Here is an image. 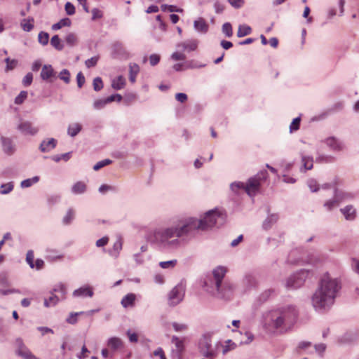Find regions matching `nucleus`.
<instances>
[{
  "label": "nucleus",
  "instance_id": "nucleus-1",
  "mask_svg": "<svg viewBox=\"0 0 359 359\" xmlns=\"http://www.w3.org/2000/svg\"><path fill=\"white\" fill-rule=\"evenodd\" d=\"M298 317L299 311L295 306H280L263 315L262 327L269 334L286 333L294 327Z\"/></svg>",
  "mask_w": 359,
  "mask_h": 359
},
{
  "label": "nucleus",
  "instance_id": "nucleus-2",
  "mask_svg": "<svg viewBox=\"0 0 359 359\" xmlns=\"http://www.w3.org/2000/svg\"><path fill=\"white\" fill-rule=\"evenodd\" d=\"M339 283L325 274L320 283L319 288L312 297V304L316 309H325L334 303L337 292L339 290Z\"/></svg>",
  "mask_w": 359,
  "mask_h": 359
},
{
  "label": "nucleus",
  "instance_id": "nucleus-3",
  "mask_svg": "<svg viewBox=\"0 0 359 359\" xmlns=\"http://www.w3.org/2000/svg\"><path fill=\"white\" fill-rule=\"evenodd\" d=\"M188 226L189 224H187L185 219L184 221L180 222V223L175 227L156 229L149 236V240L163 247L177 245L179 243V241L177 238H172L173 237L180 238L188 234L189 233Z\"/></svg>",
  "mask_w": 359,
  "mask_h": 359
},
{
  "label": "nucleus",
  "instance_id": "nucleus-4",
  "mask_svg": "<svg viewBox=\"0 0 359 359\" xmlns=\"http://www.w3.org/2000/svg\"><path fill=\"white\" fill-rule=\"evenodd\" d=\"M218 219H221L223 222L224 217L217 210H210L205 213L202 219L198 220L191 217L187 219L186 222L189 224L188 229L190 233L196 229L208 230L216 225Z\"/></svg>",
  "mask_w": 359,
  "mask_h": 359
},
{
  "label": "nucleus",
  "instance_id": "nucleus-5",
  "mask_svg": "<svg viewBox=\"0 0 359 359\" xmlns=\"http://www.w3.org/2000/svg\"><path fill=\"white\" fill-rule=\"evenodd\" d=\"M269 177L266 170H262L254 177H250L248 182H237L231 184V189L233 191H237L240 189H243L250 196H254L260 189L262 182H264Z\"/></svg>",
  "mask_w": 359,
  "mask_h": 359
},
{
  "label": "nucleus",
  "instance_id": "nucleus-6",
  "mask_svg": "<svg viewBox=\"0 0 359 359\" xmlns=\"http://www.w3.org/2000/svg\"><path fill=\"white\" fill-rule=\"evenodd\" d=\"M227 271V268L222 266H217L212 271V281L216 290L222 297H227L232 290L231 285L226 281H223Z\"/></svg>",
  "mask_w": 359,
  "mask_h": 359
},
{
  "label": "nucleus",
  "instance_id": "nucleus-7",
  "mask_svg": "<svg viewBox=\"0 0 359 359\" xmlns=\"http://www.w3.org/2000/svg\"><path fill=\"white\" fill-rule=\"evenodd\" d=\"M54 291L59 293V295L52 294L48 299H46L44 300V306L46 307L55 306L60 299H63L65 298L66 294V288L64 285H60L56 288L54 289Z\"/></svg>",
  "mask_w": 359,
  "mask_h": 359
},
{
  "label": "nucleus",
  "instance_id": "nucleus-8",
  "mask_svg": "<svg viewBox=\"0 0 359 359\" xmlns=\"http://www.w3.org/2000/svg\"><path fill=\"white\" fill-rule=\"evenodd\" d=\"M199 349L201 353L206 357H215L217 355L216 351L212 348L210 338L207 336L201 339Z\"/></svg>",
  "mask_w": 359,
  "mask_h": 359
},
{
  "label": "nucleus",
  "instance_id": "nucleus-9",
  "mask_svg": "<svg viewBox=\"0 0 359 359\" xmlns=\"http://www.w3.org/2000/svg\"><path fill=\"white\" fill-rule=\"evenodd\" d=\"M309 271H302L301 273L294 275L289 278V279L287 281V287H292V288H297L299 286L302 285L303 282L304 281V278L308 275Z\"/></svg>",
  "mask_w": 359,
  "mask_h": 359
},
{
  "label": "nucleus",
  "instance_id": "nucleus-10",
  "mask_svg": "<svg viewBox=\"0 0 359 359\" xmlns=\"http://www.w3.org/2000/svg\"><path fill=\"white\" fill-rule=\"evenodd\" d=\"M16 342L18 344V348L17 350V354L24 359H39L35 356L23 344L21 339H18Z\"/></svg>",
  "mask_w": 359,
  "mask_h": 359
},
{
  "label": "nucleus",
  "instance_id": "nucleus-11",
  "mask_svg": "<svg viewBox=\"0 0 359 359\" xmlns=\"http://www.w3.org/2000/svg\"><path fill=\"white\" fill-rule=\"evenodd\" d=\"M40 76L43 81L52 82L53 79L56 77V72L50 65H44L41 68Z\"/></svg>",
  "mask_w": 359,
  "mask_h": 359
},
{
  "label": "nucleus",
  "instance_id": "nucleus-12",
  "mask_svg": "<svg viewBox=\"0 0 359 359\" xmlns=\"http://www.w3.org/2000/svg\"><path fill=\"white\" fill-rule=\"evenodd\" d=\"M182 292L179 287H174L169 294V304L175 306L179 304L182 299Z\"/></svg>",
  "mask_w": 359,
  "mask_h": 359
},
{
  "label": "nucleus",
  "instance_id": "nucleus-13",
  "mask_svg": "<svg viewBox=\"0 0 359 359\" xmlns=\"http://www.w3.org/2000/svg\"><path fill=\"white\" fill-rule=\"evenodd\" d=\"M18 129L24 134L32 135L36 134L39 130L37 128L34 127L32 124L28 121L21 123L18 126Z\"/></svg>",
  "mask_w": 359,
  "mask_h": 359
},
{
  "label": "nucleus",
  "instance_id": "nucleus-14",
  "mask_svg": "<svg viewBox=\"0 0 359 359\" xmlns=\"http://www.w3.org/2000/svg\"><path fill=\"white\" fill-rule=\"evenodd\" d=\"M73 295L74 297H91L93 295V291L92 287H90V286H84L74 290L73 292Z\"/></svg>",
  "mask_w": 359,
  "mask_h": 359
},
{
  "label": "nucleus",
  "instance_id": "nucleus-15",
  "mask_svg": "<svg viewBox=\"0 0 359 359\" xmlns=\"http://www.w3.org/2000/svg\"><path fill=\"white\" fill-rule=\"evenodd\" d=\"M198 41L196 39L189 40L178 44L179 48H182L184 50L194 51L198 47Z\"/></svg>",
  "mask_w": 359,
  "mask_h": 359
},
{
  "label": "nucleus",
  "instance_id": "nucleus-16",
  "mask_svg": "<svg viewBox=\"0 0 359 359\" xmlns=\"http://www.w3.org/2000/svg\"><path fill=\"white\" fill-rule=\"evenodd\" d=\"M326 144L334 151H341L343 149V144L334 137H328L325 140Z\"/></svg>",
  "mask_w": 359,
  "mask_h": 359
},
{
  "label": "nucleus",
  "instance_id": "nucleus-17",
  "mask_svg": "<svg viewBox=\"0 0 359 359\" xmlns=\"http://www.w3.org/2000/svg\"><path fill=\"white\" fill-rule=\"evenodd\" d=\"M347 220H353L355 218L356 211L353 205H347L340 210Z\"/></svg>",
  "mask_w": 359,
  "mask_h": 359
},
{
  "label": "nucleus",
  "instance_id": "nucleus-18",
  "mask_svg": "<svg viewBox=\"0 0 359 359\" xmlns=\"http://www.w3.org/2000/svg\"><path fill=\"white\" fill-rule=\"evenodd\" d=\"M135 294L129 293L123 297L121 303L124 308L133 307L135 305Z\"/></svg>",
  "mask_w": 359,
  "mask_h": 359
},
{
  "label": "nucleus",
  "instance_id": "nucleus-19",
  "mask_svg": "<svg viewBox=\"0 0 359 359\" xmlns=\"http://www.w3.org/2000/svg\"><path fill=\"white\" fill-rule=\"evenodd\" d=\"M56 143L57 141L53 138L43 141L40 144V149L42 152H48L55 147Z\"/></svg>",
  "mask_w": 359,
  "mask_h": 359
},
{
  "label": "nucleus",
  "instance_id": "nucleus-20",
  "mask_svg": "<svg viewBox=\"0 0 359 359\" xmlns=\"http://www.w3.org/2000/svg\"><path fill=\"white\" fill-rule=\"evenodd\" d=\"M195 29L202 33H206L208 30V25L203 18H198L194 23Z\"/></svg>",
  "mask_w": 359,
  "mask_h": 359
},
{
  "label": "nucleus",
  "instance_id": "nucleus-21",
  "mask_svg": "<svg viewBox=\"0 0 359 359\" xmlns=\"http://www.w3.org/2000/svg\"><path fill=\"white\" fill-rule=\"evenodd\" d=\"M140 72V67L135 63L129 65V80L132 83L136 81V77Z\"/></svg>",
  "mask_w": 359,
  "mask_h": 359
},
{
  "label": "nucleus",
  "instance_id": "nucleus-22",
  "mask_svg": "<svg viewBox=\"0 0 359 359\" xmlns=\"http://www.w3.org/2000/svg\"><path fill=\"white\" fill-rule=\"evenodd\" d=\"M87 189L86 184L84 182H77L72 187V191L75 194H83Z\"/></svg>",
  "mask_w": 359,
  "mask_h": 359
},
{
  "label": "nucleus",
  "instance_id": "nucleus-23",
  "mask_svg": "<svg viewBox=\"0 0 359 359\" xmlns=\"http://www.w3.org/2000/svg\"><path fill=\"white\" fill-rule=\"evenodd\" d=\"M123 238L121 236H118L116 241L113 245L111 253L112 255L117 257L123 248Z\"/></svg>",
  "mask_w": 359,
  "mask_h": 359
},
{
  "label": "nucleus",
  "instance_id": "nucleus-24",
  "mask_svg": "<svg viewBox=\"0 0 359 359\" xmlns=\"http://www.w3.org/2000/svg\"><path fill=\"white\" fill-rule=\"evenodd\" d=\"M334 196L335 198L339 201V203L346 199L353 198V195L352 194L339 191L336 188H334Z\"/></svg>",
  "mask_w": 359,
  "mask_h": 359
},
{
  "label": "nucleus",
  "instance_id": "nucleus-25",
  "mask_svg": "<svg viewBox=\"0 0 359 359\" xmlns=\"http://www.w3.org/2000/svg\"><path fill=\"white\" fill-rule=\"evenodd\" d=\"M126 85V79L123 76H118L112 81L111 86L115 90H121Z\"/></svg>",
  "mask_w": 359,
  "mask_h": 359
},
{
  "label": "nucleus",
  "instance_id": "nucleus-26",
  "mask_svg": "<svg viewBox=\"0 0 359 359\" xmlns=\"http://www.w3.org/2000/svg\"><path fill=\"white\" fill-rule=\"evenodd\" d=\"M34 22L33 18L23 19L20 22L22 29L25 32H30L34 28Z\"/></svg>",
  "mask_w": 359,
  "mask_h": 359
},
{
  "label": "nucleus",
  "instance_id": "nucleus-27",
  "mask_svg": "<svg viewBox=\"0 0 359 359\" xmlns=\"http://www.w3.org/2000/svg\"><path fill=\"white\" fill-rule=\"evenodd\" d=\"M82 126L79 123H74L69 126L67 133L72 137L76 136L81 130Z\"/></svg>",
  "mask_w": 359,
  "mask_h": 359
},
{
  "label": "nucleus",
  "instance_id": "nucleus-28",
  "mask_svg": "<svg viewBox=\"0 0 359 359\" xmlns=\"http://www.w3.org/2000/svg\"><path fill=\"white\" fill-rule=\"evenodd\" d=\"M252 29L250 26L246 25H241L238 27L237 31V36L239 38L250 34Z\"/></svg>",
  "mask_w": 359,
  "mask_h": 359
},
{
  "label": "nucleus",
  "instance_id": "nucleus-29",
  "mask_svg": "<svg viewBox=\"0 0 359 359\" xmlns=\"http://www.w3.org/2000/svg\"><path fill=\"white\" fill-rule=\"evenodd\" d=\"M122 344V341L117 337H112L108 341V346L113 350H116L121 348Z\"/></svg>",
  "mask_w": 359,
  "mask_h": 359
},
{
  "label": "nucleus",
  "instance_id": "nucleus-30",
  "mask_svg": "<svg viewBox=\"0 0 359 359\" xmlns=\"http://www.w3.org/2000/svg\"><path fill=\"white\" fill-rule=\"evenodd\" d=\"M71 25L70 19L66 18L61 19L58 22L52 25L53 30H58L63 27H69Z\"/></svg>",
  "mask_w": 359,
  "mask_h": 359
},
{
  "label": "nucleus",
  "instance_id": "nucleus-31",
  "mask_svg": "<svg viewBox=\"0 0 359 359\" xmlns=\"http://www.w3.org/2000/svg\"><path fill=\"white\" fill-rule=\"evenodd\" d=\"M50 44L57 50H62L64 48L63 44L61 42L58 35L53 36L50 39Z\"/></svg>",
  "mask_w": 359,
  "mask_h": 359
},
{
  "label": "nucleus",
  "instance_id": "nucleus-32",
  "mask_svg": "<svg viewBox=\"0 0 359 359\" xmlns=\"http://www.w3.org/2000/svg\"><path fill=\"white\" fill-rule=\"evenodd\" d=\"M1 142L4 151L8 154H11L13 151L11 140L8 138L2 137Z\"/></svg>",
  "mask_w": 359,
  "mask_h": 359
},
{
  "label": "nucleus",
  "instance_id": "nucleus-33",
  "mask_svg": "<svg viewBox=\"0 0 359 359\" xmlns=\"http://www.w3.org/2000/svg\"><path fill=\"white\" fill-rule=\"evenodd\" d=\"M172 343L175 344L178 354H180L183 351V350H184V343H183V341L177 337H173L172 339Z\"/></svg>",
  "mask_w": 359,
  "mask_h": 359
},
{
  "label": "nucleus",
  "instance_id": "nucleus-34",
  "mask_svg": "<svg viewBox=\"0 0 359 359\" xmlns=\"http://www.w3.org/2000/svg\"><path fill=\"white\" fill-rule=\"evenodd\" d=\"M339 204L340 203H339V201L337 200V198H335V196L334 195V198L327 201L324 203V206L328 210H331L333 208L338 206Z\"/></svg>",
  "mask_w": 359,
  "mask_h": 359
},
{
  "label": "nucleus",
  "instance_id": "nucleus-35",
  "mask_svg": "<svg viewBox=\"0 0 359 359\" xmlns=\"http://www.w3.org/2000/svg\"><path fill=\"white\" fill-rule=\"evenodd\" d=\"M39 180V177L37 176H35L30 179L25 180L21 182V187L23 188L29 187L33 184L36 183Z\"/></svg>",
  "mask_w": 359,
  "mask_h": 359
},
{
  "label": "nucleus",
  "instance_id": "nucleus-36",
  "mask_svg": "<svg viewBox=\"0 0 359 359\" xmlns=\"http://www.w3.org/2000/svg\"><path fill=\"white\" fill-rule=\"evenodd\" d=\"M65 40V42L71 46L76 45L77 43V37L74 33H69Z\"/></svg>",
  "mask_w": 359,
  "mask_h": 359
},
{
  "label": "nucleus",
  "instance_id": "nucleus-37",
  "mask_svg": "<svg viewBox=\"0 0 359 359\" xmlns=\"http://www.w3.org/2000/svg\"><path fill=\"white\" fill-rule=\"evenodd\" d=\"M39 42L43 46L47 45L49 41V34L44 32H41L38 35Z\"/></svg>",
  "mask_w": 359,
  "mask_h": 359
},
{
  "label": "nucleus",
  "instance_id": "nucleus-38",
  "mask_svg": "<svg viewBox=\"0 0 359 359\" xmlns=\"http://www.w3.org/2000/svg\"><path fill=\"white\" fill-rule=\"evenodd\" d=\"M83 313V312H76V313H71L69 317L67 318L66 321L69 324L74 325L78 321V316L81 314Z\"/></svg>",
  "mask_w": 359,
  "mask_h": 359
},
{
  "label": "nucleus",
  "instance_id": "nucleus-39",
  "mask_svg": "<svg viewBox=\"0 0 359 359\" xmlns=\"http://www.w3.org/2000/svg\"><path fill=\"white\" fill-rule=\"evenodd\" d=\"M13 189V184L12 182L4 184L0 187V193L2 194H6L11 192Z\"/></svg>",
  "mask_w": 359,
  "mask_h": 359
},
{
  "label": "nucleus",
  "instance_id": "nucleus-40",
  "mask_svg": "<svg viewBox=\"0 0 359 359\" xmlns=\"http://www.w3.org/2000/svg\"><path fill=\"white\" fill-rule=\"evenodd\" d=\"M74 218V211L72 209H69L66 215L63 218V223L69 224Z\"/></svg>",
  "mask_w": 359,
  "mask_h": 359
},
{
  "label": "nucleus",
  "instance_id": "nucleus-41",
  "mask_svg": "<svg viewBox=\"0 0 359 359\" xmlns=\"http://www.w3.org/2000/svg\"><path fill=\"white\" fill-rule=\"evenodd\" d=\"M59 78L62 80L65 83L70 82V73L67 69H63L59 74Z\"/></svg>",
  "mask_w": 359,
  "mask_h": 359
},
{
  "label": "nucleus",
  "instance_id": "nucleus-42",
  "mask_svg": "<svg viewBox=\"0 0 359 359\" xmlns=\"http://www.w3.org/2000/svg\"><path fill=\"white\" fill-rule=\"evenodd\" d=\"M177 264V260L173 259L170 261H166V262H161L159 263V265L163 269H172Z\"/></svg>",
  "mask_w": 359,
  "mask_h": 359
},
{
  "label": "nucleus",
  "instance_id": "nucleus-43",
  "mask_svg": "<svg viewBox=\"0 0 359 359\" xmlns=\"http://www.w3.org/2000/svg\"><path fill=\"white\" fill-rule=\"evenodd\" d=\"M27 97V92L22 90L20 93V94L15 97V103L16 104H21Z\"/></svg>",
  "mask_w": 359,
  "mask_h": 359
},
{
  "label": "nucleus",
  "instance_id": "nucleus-44",
  "mask_svg": "<svg viewBox=\"0 0 359 359\" xmlns=\"http://www.w3.org/2000/svg\"><path fill=\"white\" fill-rule=\"evenodd\" d=\"M161 9L163 11H168L169 12L182 13L183 11V10L182 8H178L175 6L166 5V4H163L161 6Z\"/></svg>",
  "mask_w": 359,
  "mask_h": 359
},
{
  "label": "nucleus",
  "instance_id": "nucleus-45",
  "mask_svg": "<svg viewBox=\"0 0 359 359\" xmlns=\"http://www.w3.org/2000/svg\"><path fill=\"white\" fill-rule=\"evenodd\" d=\"M302 161L306 170H311L313 168V159L311 158L302 156Z\"/></svg>",
  "mask_w": 359,
  "mask_h": 359
},
{
  "label": "nucleus",
  "instance_id": "nucleus-46",
  "mask_svg": "<svg viewBox=\"0 0 359 359\" xmlns=\"http://www.w3.org/2000/svg\"><path fill=\"white\" fill-rule=\"evenodd\" d=\"M34 256L33 250H29L26 255V262L32 269L34 268Z\"/></svg>",
  "mask_w": 359,
  "mask_h": 359
},
{
  "label": "nucleus",
  "instance_id": "nucleus-47",
  "mask_svg": "<svg viewBox=\"0 0 359 359\" xmlns=\"http://www.w3.org/2000/svg\"><path fill=\"white\" fill-rule=\"evenodd\" d=\"M222 32L226 34V36L231 37L233 34L231 25L229 22H226L222 26Z\"/></svg>",
  "mask_w": 359,
  "mask_h": 359
},
{
  "label": "nucleus",
  "instance_id": "nucleus-48",
  "mask_svg": "<svg viewBox=\"0 0 359 359\" xmlns=\"http://www.w3.org/2000/svg\"><path fill=\"white\" fill-rule=\"evenodd\" d=\"M301 118L299 117L293 119L292 122L290 126V132L296 131L299 130L300 126Z\"/></svg>",
  "mask_w": 359,
  "mask_h": 359
},
{
  "label": "nucleus",
  "instance_id": "nucleus-49",
  "mask_svg": "<svg viewBox=\"0 0 359 359\" xmlns=\"http://www.w3.org/2000/svg\"><path fill=\"white\" fill-rule=\"evenodd\" d=\"M93 88L95 91H99L103 88L102 80L100 77H96L93 80Z\"/></svg>",
  "mask_w": 359,
  "mask_h": 359
},
{
  "label": "nucleus",
  "instance_id": "nucleus-50",
  "mask_svg": "<svg viewBox=\"0 0 359 359\" xmlns=\"http://www.w3.org/2000/svg\"><path fill=\"white\" fill-rule=\"evenodd\" d=\"M111 163V161L109 159H104L103 161L97 162L94 166L93 169L95 170H98L100 168H103L105 165H109Z\"/></svg>",
  "mask_w": 359,
  "mask_h": 359
},
{
  "label": "nucleus",
  "instance_id": "nucleus-51",
  "mask_svg": "<svg viewBox=\"0 0 359 359\" xmlns=\"http://www.w3.org/2000/svg\"><path fill=\"white\" fill-rule=\"evenodd\" d=\"M107 104H108V102H107V98L106 99H100V100H97L94 102V107L95 109H100L102 108H103Z\"/></svg>",
  "mask_w": 359,
  "mask_h": 359
},
{
  "label": "nucleus",
  "instance_id": "nucleus-52",
  "mask_svg": "<svg viewBox=\"0 0 359 359\" xmlns=\"http://www.w3.org/2000/svg\"><path fill=\"white\" fill-rule=\"evenodd\" d=\"M226 344H227L226 345L223 346L222 353L224 355H225L230 350L234 349L236 346V344L233 342H232L231 340H228L226 341Z\"/></svg>",
  "mask_w": 359,
  "mask_h": 359
},
{
  "label": "nucleus",
  "instance_id": "nucleus-53",
  "mask_svg": "<svg viewBox=\"0 0 359 359\" xmlns=\"http://www.w3.org/2000/svg\"><path fill=\"white\" fill-rule=\"evenodd\" d=\"M91 13H92V19L93 20H97V19H100L103 16L102 11L98 8H93L91 11Z\"/></svg>",
  "mask_w": 359,
  "mask_h": 359
},
{
  "label": "nucleus",
  "instance_id": "nucleus-54",
  "mask_svg": "<svg viewBox=\"0 0 359 359\" xmlns=\"http://www.w3.org/2000/svg\"><path fill=\"white\" fill-rule=\"evenodd\" d=\"M65 8L67 14L69 15H72L75 13V7L70 2L66 3Z\"/></svg>",
  "mask_w": 359,
  "mask_h": 359
},
{
  "label": "nucleus",
  "instance_id": "nucleus-55",
  "mask_svg": "<svg viewBox=\"0 0 359 359\" xmlns=\"http://www.w3.org/2000/svg\"><path fill=\"white\" fill-rule=\"evenodd\" d=\"M33 80V75L32 73H27L22 79V84L25 86H29L31 85Z\"/></svg>",
  "mask_w": 359,
  "mask_h": 359
},
{
  "label": "nucleus",
  "instance_id": "nucleus-56",
  "mask_svg": "<svg viewBox=\"0 0 359 359\" xmlns=\"http://www.w3.org/2000/svg\"><path fill=\"white\" fill-rule=\"evenodd\" d=\"M99 60V57L95 56V57H93L88 60H87L85 62L86 64V66L88 67V68H90L92 67H94L97 65V61Z\"/></svg>",
  "mask_w": 359,
  "mask_h": 359
},
{
  "label": "nucleus",
  "instance_id": "nucleus-57",
  "mask_svg": "<svg viewBox=\"0 0 359 359\" xmlns=\"http://www.w3.org/2000/svg\"><path fill=\"white\" fill-rule=\"evenodd\" d=\"M6 70H12L13 69L17 64L18 61L15 60H10L9 58L6 59Z\"/></svg>",
  "mask_w": 359,
  "mask_h": 359
},
{
  "label": "nucleus",
  "instance_id": "nucleus-58",
  "mask_svg": "<svg viewBox=\"0 0 359 359\" xmlns=\"http://www.w3.org/2000/svg\"><path fill=\"white\" fill-rule=\"evenodd\" d=\"M172 327L176 332H183L187 329V325L185 324H180L177 323H173Z\"/></svg>",
  "mask_w": 359,
  "mask_h": 359
},
{
  "label": "nucleus",
  "instance_id": "nucleus-59",
  "mask_svg": "<svg viewBox=\"0 0 359 359\" xmlns=\"http://www.w3.org/2000/svg\"><path fill=\"white\" fill-rule=\"evenodd\" d=\"M160 55L157 54H152L149 57V62L151 66L156 65L160 61Z\"/></svg>",
  "mask_w": 359,
  "mask_h": 359
},
{
  "label": "nucleus",
  "instance_id": "nucleus-60",
  "mask_svg": "<svg viewBox=\"0 0 359 359\" xmlns=\"http://www.w3.org/2000/svg\"><path fill=\"white\" fill-rule=\"evenodd\" d=\"M308 186L310 188L311 191L313 192L316 191L318 189V184L315 180H309L308 181Z\"/></svg>",
  "mask_w": 359,
  "mask_h": 359
},
{
  "label": "nucleus",
  "instance_id": "nucleus-61",
  "mask_svg": "<svg viewBox=\"0 0 359 359\" xmlns=\"http://www.w3.org/2000/svg\"><path fill=\"white\" fill-rule=\"evenodd\" d=\"M77 85L79 88H81L83 84L85 83V76L82 74V72H79L76 76Z\"/></svg>",
  "mask_w": 359,
  "mask_h": 359
},
{
  "label": "nucleus",
  "instance_id": "nucleus-62",
  "mask_svg": "<svg viewBox=\"0 0 359 359\" xmlns=\"http://www.w3.org/2000/svg\"><path fill=\"white\" fill-rule=\"evenodd\" d=\"M229 3L236 8H241L244 4V0H228Z\"/></svg>",
  "mask_w": 359,
  "mask_h": 359
},
{
  "label": "nucleus",
  "instance_id": "nucleus-63",
  "mask_svg": "<svg viewBox=\"0 0 359 359\" xmlns=\"http://www.w3.org/2000/svg\"><path fill=\"white\" fill-rule=\"evenodd\" d=\"M153 356H158L160 359H167L163 350L161 348H158L153 353Z\"/></svg>",
  "mask_w": 359,
  "mask_h": 359
},
{
  "label": "nucleus",
  "instance_id": "nucleus-64",
  "mask_svg": "<svg viewBox=\"0 0 359 359\" xmlns=\"http://www.w3.org/2000/svg\"><path fill=\"white\" fill-rule=\"evenodd\" d=\"M175 99L178 102H180L181 103H184L187 100L188 97H187V94H185V93H178L175 95Z\"/></svg>",
  "mask_w": 359,
  "mask_h": 359
}]
</instances>
